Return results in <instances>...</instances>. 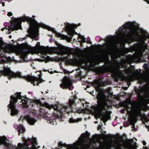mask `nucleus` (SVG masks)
Wrapping results in <instances>:
<instances>
[{"label":"nucleus","instance_id":"f257e3e1","mask_svg":"<svg viewBox=\"0 0 149 149\" xmlns=\"http://www.w3.org/2000/svg\"><path fill=\"white\" fill-rule=\"evenodd\" d=\"M35 17L32 18V39H35L38 34L39 28H45L55 34V36L65 40L68 42L72 41L73 37V42L79 44L81 47H125L126 43L133 41L136 42L137 46L130 47H148L147 40L149 39V33L145 30L139 29L138 24L135 22H129L119 27L118 31L116 30L115 36H109L104 40L103 45H93L90 41H86L84 36L76 32L75 30L77 26L81 25L80 24H76L65 22L64 23L65 31L69 36L62 34L57 32L53 28L47 26L44 24L38 23L35 19Z\"/></svg>","mask_w":149,"mask_h":149},{"label":"nucleus","instance_id":"f03ea898","mask_svg":"<svg viewBox=\"0 0 149 149\" xmlns=\"http://www.w3.org/2000/svg\"><path fill=\"white\" fill-rule=\"evenodd\" d=\"M30 54H40L41 58L48 61L50 59V57L48 56L45 57L44 56L47 54L55 53L61 55L67 54V56L63 58L64 61L68 62L73 60L72 59H70L71 55L72 54L73 57L76 58L77 55L73 49L70 47H30Z\"/></svg>","mask_w":149,"mask_h":149},{"label":"nucleus","instance_id":"7ed1b4c3","mask_svg":"<svg viewBox=\"0 0 149 149\" xmlns=\"http://www.w3.org/2000/svg\"><path fill=\"white\" fill-rule=\"evenodd\" d=\"M83 55L84 56L83 58V61L86 62L91 63L92 65H94L93 68L95 71L98 75H102L106 73H110L112 76L115 78L118 76V74L122 73V71L114 64L109 65L107 64L105 65L95 68L94 65H98L97 62L93 61L87 53L84 54Z\"/></svg>","mask_w":149,"mask_h":149},{"label":"nucleus","instance_id":"20e7f679","mask_svg":"<svg viewBox=\"0 0 149 149\" xmlns=\"http://www.w3.org/2000/svg\"><path fill=\"white\" fill-rule=\"evenodd\" d=\"M77 97L75 95L73 97L72 99H69V102L67 105H64L63 104H58L57 105H49L47 104L46 105V107L50 110L52 109L55 112L53 113L52 117H50V119L52 120L55 119L57 118H60L62 117L63 115L65 113H69L72 112V105L75 104V100Z\"/></svg>","mask_w":149,"mask_h":149},{"label":"nucleus","instance_id":"39448f33","mask_svg":"<svg viewBox=\"0 0 149 149\" xmlns=\"http://www.w3.org/2000/svg\"><path fill=\"white\" fill-rule=\"evenodd\" d=\"M30 47H0V61L4 64L7 61L10 62L12 59L10 56H6V53L14 52L21 56L23 59L30 54Z\"/></svg>","mask_w":149,"mask_h":149},{"label":"nucleus","instance_id":"423d86ee","mask_svg":"<svg viewBox=\"0 0 149 149\" xmlns=\"http://www.w3.org/2000/svg\"><path fill=\"white\" fill-rule=\"evenodd\" d=\"M98 104L96 108V112L98 117L101 120L105 122L110 118L109 114L106 112V106L107 105V99L102 94H100L97 96Z\"/></svg>","mask_w":149,"mask_h":149},{"label":"nucleus","instance_id":"0eeeda50","mask_svg":"<svg viewBox=\"0 0 149 149\" xmlns=\"http://www.w3.org/2000/svg\"><path fill=\"white\" fill-rule=\"evenodd\" d=\"M21 92H16V95H13L10 96V103L8 105L7 107L8 108V111H9V109H10V115L12 116L18 113V111L16 109V104L18 102L19 100H21L20 103H21L19 104H22L23 107L27 108L29 107L28 105V99L26 98L25 99H22V97H23L21 95Z\"/></svg>","mask_w":149,"mask_h":149},{"label":"nucleus","instance_id":"6e6552de","mask_svg":"<svg viewBox=\"0 0 149 149\" xmlns=\"http://www.w3.org/2000/svg\"><path fill=\"white\" fill-rule=\"evenodd\" d=\"M85 139L82 138L78 143L74 142V144L67 145L65 143H63L59 142L58 143V147H67V149H92V146L89 143H86Z\"/></svg>","mask_w":149,"mask_h":149},{"label":"nucleus","instance_id":"1a4fd4ad","mask_svg":"<svg viewBox=\"0 0 149 149\" xmlns=\"http://www.w3.org/2000/svg\"><path fill=\"white\" fill-rule=\"evenodd\" d=\"M22 140L24 142V144L18 143L17 149H37L35 145L37 143L36 138L26 139L23 137Z\"/></svg>","mask_w":149,"mask_h":149},{"label":"nucleus","instance_id":"9d476101","mask_svg":"<svg viewBox=\"0 0 149 149\" xmlns=\"http://www.w3.org/2000/svg\"><path fill=\"white\" fill-rule=\"evenodd\" d=\"M136 48L137 49L136 53L133 56H127L126 58L129 63H133L140 60L143 56V53L148 47H131Z\"/></svg>","mask_w":149,"mask_h":149},{"label":"nucleus","instance_id":"9b49d317","mask_svg":"<svg viewBox=\"0 0 149 149\" xmlns=\"http://www.w3.org/2000/svg\"><path fill=\"white\" fill-rule=\"evenodd\" d=\"M144 107L143 106L141 107H137L135 110L133 116H131L129 119V121L131 125H134L132 128L134 127V123L137 120L138 117L141 116V111L144 109Z\"/></svg>","mask_w":149,"mask_h":149},{"label":"nucleus","instance_id":"f8f14e48","mask_svg":"<svg viewBox=\"0 0 149 149\" xmlns=\"http://www.w3.org/2000/svg\"><path fill=\"white\" fill-rule=\"evenodd\" d=\"M125 73L127 74L129 76L138 78L139 84H142L144 81L145 79L143 78L142 77H139V75L140 74L141 72H139L138 69L133 71L129 68L127 69H125Z\"/></svg>","mask_w":149,"mask_h":149},{"label":"nucleus","instance_id":"ddd939ff","mask_svg":"<svg viewBox=\"0 0 149 149\" xmlns=\"http://www.w3.org/2000/svg\"><path fill=\"white\" fill-rule=\"evenodd\" d=\"M60 86L62 89H68L70 91L73 88L70 79L66 76H65L62 79Z\"/></svg>","mask_w":149,"mask_h":149},{"label":"nucleus","instance_id":"4468645a","mask_svg":"<svg viewBox=\"0 0 149 149\" xmlns=\"http://www.w3.org/2000/svg\"><path fill=\"white\" fill-rule=\"evenodd\" d=\"M27 81L31 82L34 85H38L39 83L42 82L43 80L41 78L33 76H28L26 77Z\"/></svg>","mask_w":149,"mask_h":149},{"label":"nucleus","instance_id":"2eb2a0df","mask_svg":"<svg viewBox=\"0 0 149 149\" xmlns=\"http://www.w3.org/2000/svg\"><path fill=\"white\" fill-rule=\"evenodd\" d=\"M109 54L111 55V58L113 60H116L118 58H121V56L124 55V53L119 50L109 51Z\"/></svg>","mask_w":149,"mask_h":149},{"label":"nucleus","instance_id":"dca6fc26","mask_svg":"<svg viewBox=\"0 0 149 149\" xmlns=\"http://www.w3.org/2000/svg\"><path fill=\"white\" fill-rule=\"evenodd\" d=\"M0 47H10L8 46L7 44L5 43L3 40L2 38H0ZM11 47H31L29 46L27 43H22L19 45H13Z\"/></svg>","mask_w":149,"mask_h":149},{"label":"nucleus","instance_id":"f3484780","mask_svg":"<svg viewBox=\"0 0 149 149\" xmlns=\"http://www.w3.org/2000/svg\"><path fill=\"white\" fill-rule=\"evenodd\" d=\"M95 84L97 85V88L100 89V87L102 86H106L107 84L106 81H102L101 79L100 80H97L95 82Z\"/></svg>","mask_w":149,"mask_h":149},{"label":"nucleus","instance_id":"a211bd4d","mask_svg":"<svg viewBox=\"0 0 149 149\" xmlns=\"http://www.w3.org/2000/svg\"><path fill=\"white\" fill-rule=\"evenodd\" d=\"M100 145L98 147H96L95 149H107V144L106 142L100 141Z\"/></svg>","mask_w":149,"mask_h":149},{"label":"nucleus","instance_id":"6ab92c4d","mask_svg":"<svg viewBox=\"0 0 149 149\" xmlns=\"http://www.w3.org/2000/svg\"><path fill=\"white\" fill-rule=\"evenodd\" d=\"M25 118L28 122L31 125H34V123L36 121V120L34 118L31 117L29 115L26 116Z\"/></svg>","mask_w":149,"mask_h":149},{"label":"nucleus","instance_id":"aec40b11","mask_svg":"<svg viewBox=\"0 0 149 149\" xmlns=\"http://www.w3.org/2000/svg\"><path fill=\"white\" fill-rule=\"evenodd\" d=\"M116 144V145L114 146L115 149H124L125 145L122 144L120 141H117Z\"/></svg>","mask_w":149,"mask_h":149},{"label":"nucleus","instance_id":"412c9836","mask_svg":"<svg viewBox=\"0 0 149 149\" xmlns=\"http://www.w3.org/2000/svg\"><path fill=\"white\" fill-rule=\"evenodd\" d=\"M95 54L100 57V60L101 62H104L105 61V59L103 56V54L100 52L97 51Z\"/></svg>","mask_w":149,"mask_h":149},{"label":"nucleus","instance_id":"4be33fe9","mask_svg":"<svg viewBox=\"0 0 149 149\" xmlns=\"http://www.w3.org/2000/svg\"><path fill=\"white\" fill-rule=\"evenodd\" d=\"M25 131V129L22 125H19L18 126L17 131L18 132L19 135L24 133Z\"/></svg>","mask_w":149,"mask_h":149},{"label":"nucleus","instance_id":"5701e85b","mask_svg":"<svg viewBox=\"0 0 149 149\" xmlns=\"http://www.w3.org/2000/svg\"><path fill=\"white\" fill-rule=\"evenodd\" d=\"M1 144H4L7 147H8L9 145V143H7L4 139L0 137V145Z\"/></svg>","mask_w":149,"mask_h":149},{"label":"nucleus","instance_id":"b1692460","mask_svg":"<svg viewBox=\"0 0 149 149\" xmlns=\"http://www.w3.org/2000/svg\"><path fill=\"white\" fill-rule=\"evenodd\" d=\"M135 92L138 95H140L141 93V91L140 89L137 88Z\"/></svg>","mask_w":149,"mask_h":149},{"label":"nucleus","instance_id":"393cba45","mask_svg":"<svg viewBox=\"0 0 149 149\" xmlns=\"http://www.w3.org/2000/svg\"><path fill=\"white\" fill-rule=\"evenodd\" d=\"M77 122L76 120L75 119H73L72 118H70L69 120V122L70 123H74Z\"/></svg>","mask_w":149,"mask_h":149},{"label":"nucleus","instance_id":"a878e982","mask_svg":"<svg viewBox=\"0 0 149 149\" xmlns=\"http://www.w3.org/2000/svg\"><path fill=\"white\" fill-rule=\"evenodd\" d=\"M55 43L56 45H57V47H65V46H64L63 45H62L60 43L58 42H56Z\"/></svg>","mask_w":149,"mask_h":149},{"label":"nucleus","instance_id":"bb28decb","mask_svg":"<svg viewBox=\"0 0 149 149\" xmlns=\"http://www.w3.org/2000/svg\"><path fill=\"white\" fill-rule=\"evenodd\" d=\"M88 48H119V47H86ZM125 47H119V48H125Z\"/></svg>","mask_w":149,"mask_h":149},{"label":"nucleus","instance_id":"cd10ccee","mask_svg":"<svg viewBox=\"0 0 149 149\" xmlns=\"http://www.w3.org/2000/svg\"><path fill=\"white\" fill-rule=\"evenodd\" d=\"M34 47H45L44 46H41L40 45V43L39 42H37L36 45Z\"/></svg>","mask_w":149,"mask_h":149},{"label":"nucleus","instance_id":"c85d7f7f","mask_svg":"<svg viewBox=\"0 0 149 149\" xmlns=\"http://www.w3.org/2000/svg\"><path fill=\"white\" fill-rule=\"evenodd\" d=\"M7 15L8 16H11V15H12V13L11 12H9L8 13Z\"/></svg>","mask_w":149,"mask_h":149},{"label":"nucleus","instance_id":"c756f323","mask_svg":"<svg viewBox=\"0 0 149 149\" xmlns=\"http://www.w3.org/2000/svg\"><path fill=\"white\" fill-rule=\"evenodd\" d=\"M63 72H64V73L65 74L68 73V71L66 70H63Z\"/></svg>","mask_w":149,"mask_h":149},{"label":"nucleus","instance_id":"7c9ffc66","mask_svg":"<svg viewBox=\"0 0 149 149\" xmlns=\"http://www.w3.org/2000/svg\"><path fill=\"white\" fill-rule=\"evenodd\" d=\"M143 143L144 145H145L146 144V143L144 141H143Z\"/></svg>","mask_w":149,"mask_h":149},{"label":"nucleus","instance_id":"2f4dec72","mask_svg":"<svg viewBox=\"0 0 149 149\" xmlns=\"http://www.w3.org/2000/svg\"><path fill=\"white\" fill-rule=\"evenodd\" d=\"M129 141L130 142L132 143L133 141V139H130Z\"/></svg>","mask_w":149,"mask_h":149},{"label":"nucleus","instance_id":"473e14b6","mask_svg":"<svg viewBox=\"0 0 149 149\" xmlns=\"http://www.w3.org/2000/svg\"><path fill=\"white\" fill-rule=\"evenodd\" d=\"M145 1L146 2L148 3L149 4V0H143Z\"/></svg>","mask_w":149,"mask_h":149},{"label":"nucleus","instance_id":"72a5a7b5","mask_svg":"<svg viewBox=\"0 0 149 149\" xmlns=\"http://www.w3.org/2000/svg\"><path fill=\"white\" fill-rule=\"evenodd\" d=\"M2 4L3 6H4L5 5V3L3 2L2 3Z\"/></svg>","mask_w":149,"mask_h":149},{"label":"nucleus","instance_id":"f704fd0d","mask_svg":"<svg viewBox=\"0 0 149 149\" xmlns=\"http://www.w3.org/2000/svg\"><path fill=\"white\" fill-rule=\"evenodd\" d=\"M147 65H147V64H146V63L145 64H144V67H147Z\"/></svg>","mask_w":149,"mask_h":149},{"label":"nucleus","instance_id":"c9c22d12","mask_svg":"<svg viewBox=\"0 0 149 149\" xmlns=\"http://www.w3.org/2000/svg\"><path fill=\"white\" fill-rule=\"evenodd\" d=\"M4 29H5L4 28H2V29H1V31H4Z\"/></svg>","mask_w":149,"mask_h":149},{"label":"nucleus","instance_id":"e433bc0d","mask_svg":"<svg viewBox=\"0 0 149 149\" xmlns=\"http://www.w3.org/2000/svg\"><path fill=\"white\" fill-rule=\"evenodd\" d=\"M9 37H10V38H12V36H9Z\"/></svg>","mask_w":149,"mask_h":149},{"label":"nucleus","instance_id":"4c0bfd02","mask_svg":"<svg viewBox=\"0 0 149 149\" xmlns=\"http://www.w3.org/2000/svg\"><path fill=\"white\" fill-rule=\"evenodd\" d=\"M108 62H110V63H111V61H110L109 60Z\"/></svg>","mask_w":149,"mask_h":149},{"label":"nucleus","instance_id":"58836bf2","mask_svg":"<svg viewBox=\"0 0 149 149\" xmlns=\"http://www.w3.org/2000/svg\"><path fill=\"white\" fill-rule=\"evenodd\" d=\"M148 60H149V56H148Z\"/></svg>","mask_w":149,"mask_h":149},{"label":"nucleus","instance_id":"ea45409f","mask_svg":"<svg viewBox=\"0 0 149 149\" xmlns=\"http://www.w3.org/2000/svg\"><path fill=\"white\" fill-rule=\"evenodd\" d=\"M120 129H121V128H122V127L121 126L120 127Z\"/></svg>","mask_w":149,"mask_h":149},{"label":"nucleus","instance_id":"a19ab883","mask_svg":"<svg viewBox=\"0 0 149 149\" xmlns=\"http://www.w3.org/2000/svg\"><path fill=\"white\" fill-rule=\"evenodd\" d=\"M124 104L125 105H126V104Z\"/></svg>","mask_w":149,"mask_h":149},{"label":"nucleus","instance_id":"79ce46f5","mask_svg":"<svg viewBox=\"0 0 149 149\" xmlns=\"http://www.w3.org/2000/svg\"><path fill=\"white\" fill-rule=\"evenodd\" d=\"M41 109H40V111H41Z\"/></svg>","mask_w":149,"mask_h":149}]
</instances>
